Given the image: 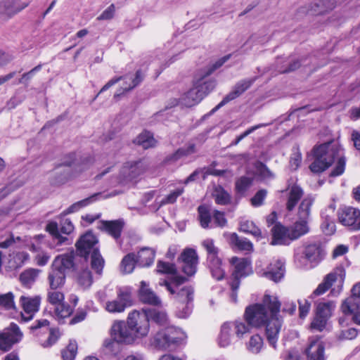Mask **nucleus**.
<instances>
[{"instance_id":"f257e3e1","label":"nucleus","mask_w":360,"mask_h":360,"mask_svg":"<svg viewBox=\"0 0 360 360\" xmlns=\"http://www.w3.org/2000/svg\"><path fill=\"white\" fill-rule=\"evenodd\" d=\"M281 304L275 296L265 295L262 304H255L246 308L245 321L252 327H259L265 323L266 335L270 345L276 348L281 320L278 316Z\"/></svg>"},{"instance_id":"f03ea898","label":"nucleus","mask_w":360,"mask_h":360,"mask_svg":"<svg viewBox=\"0 0 360 360\" xmlns=\"http://www.w3.org/2000/svg\"><path fill=\"white\" fill-rule=\"evenodd\" d=\"M340 151V146L333 141L314 146L313 149L314 160L309 167L311 171L315 173L322 172L337 159L338 163L331 172V176L341 175L345 170V160L341 156Z\"/></svg>"},{"instance_id":"7ed1b4c3","label":"nucleus","mask_w":360,"mask_h":360,"mask_svg":"<svg viewBox=\"0 0 360 360\" xmlns=\"http://www.w3.org/2000/svg\"><path fill=\"white\" fill-rule=\"evenodd\" d=\"M72 253L58 255L53 260L48 275V282L51 289L61 288L65 283L67 273L75 267Z\"/></svg>"},{"instance_id":"20e7f679","label":"nucleus","mask_w":360,"mask_h":360,"mask_svg":"<svg viewBox=\"0 0 360 360\" xmlns=\"http://www.w3.org/2000/svg\"><path fill=\"white\" fill-rule=\"evenodd\" d=\"M127 322L136 340L148 335L150 331V323L147 315L143 311V308L141 311L134 309L129 312Z\"/></svg>"},{"instance_id":"39448f33","label":"nucleus","mask_w":360,"mask_h":360,"mask_svg":"<svg viewBox=\"0 0 360 360\" xmlns=\"http://www.w3.org/2000/svg\"><path fill=\"white\" fill-rule=\"evenodd\" d=\"M50 321L46 319L36 320L30 327V333L34 336L49 332L46 340L41 343L43 347H49L56 343L60 337V330L57 328H50Z\"/></svg>"},{"instance_id":"423d86ee","label":"nucleus","mask_w":360,"mask_h":360,"mask_svg":"<svg viewBox=\"0 0 360 360\" xmlns=\"http://www.w3.org/2000/svg\"><path fill=\"white\" fill-rule=\"evenodd\" d=\"M179 342V330L174 327H167L158 331L153 337L152 345L158 349H169Z\"/></svg>"},{"instance_id":"0eeeda50","label":"nucleus","mask_w":360,"mask_h":360,"mask_svg":"<svg viewBox=\"0 0 360 360\" xmlns=\"http://www.w3.org/2000/svg\"><path fill=\"white\" fill-rule=\"evenodd\" d=\"M198 263L199 257L194 248H186L181 252V283L195 274Z\"/></svg>"},{"instance_id":"6e6552de","label":"nucleus","mask_w":360,"mask_h":360,"mask_svg":"<svg viewBox=\"0 0 360 360\" xmlns=\"http://www.w3.org/2000/svg\"><path fill=\"white\" fill-rule=\"evenodd\" d=\"M132 305L131 288L120 287L117 290V298L106 302L105 309L110 313H121Z\"/></svg>"},{"instance_id":"1a4fd4ad","label":"nucleus","mask_w":360,"mask_h":360,"mask_svg":"<svg viewBox=\"0 0 360 360\" xmlns=\"http://www.w3.org/2000/svg\"><path fill=\"white\" fill-rule=\"evenodd\" d=\"M22 337L23 334L19 326L15 323H11L0 333V350L9 351L15 344L21 341Z\"/></svg>"},{"instance_id":"9d476101","label":"nucleus","mask_w":360,"mask_h":360,"mask_svg":"<svg viewBox=\"0 0 360 360\" xmlns=\"http://www.w3.org/2000/svg\"><path fill=\"white\" fill-rule=\"evenodd\" d=\"M156 267L157 272L160 274L174 276L169 281L163 280L160 282V285H165L171 294H174V288H178L180 285V276L176 275L177 270L175 264L160 260L158 262Z\"/></svg>"},{"instance_id":"9b49d317","label":"nucleus","mask_w":360,"mask_h":360,"mask_svg":"<svg viewBox=\"0 0 360 360\" xmlns=\"http://www.w3.org/2000/svg\"><path fill=\"white\" fill-rule=\"evenodd\" d=\"M110 337L115 338L122 345H132L136 340L127 322L124 321H115L110 328Z\"/></svg>"},{"instance_id":"f8f14e48","label":"nucleus","mask_w":360,"mask_h":360,"mask_svg":"<svg viewBox=\"0 0 360 360\" xmlns=\"http://www.w3.org/2000/svg\"><path fill=\"white\" fill-rule=\"evenodd\" d=\"M339 222L352 231L360 230V210L354 207H345L338 212Z\"/></svg>"},{"instance_id":"ddd939ff","label":"nucleus","mask_w":360,"mask_h":360,"mask_svg":"<svg viewBox=\"0 0 360 360\" xmlns=\"http://www.w3.org/2000/svg\"><path fill=\"white\" fill-rule=\"evenodd\" d=\"M302 257L308 262L316 265L322 261L326 252L319 242L304 244L300 249Z\"/></svg>"},{"instance_id":"4468645a","label":"nucleus","mask_w":360,"mask_h":360,"mask_svg":"<svg viewBox=\"0 0 360 360\" xmlns=\"http://www.w3.org/2000/svg\"><path fill=\"white\" fill-rule=\"evenodd\" d=\"M231 263L234 265L233 272V281L231 286L233 290L238 289L240 285V278L248 275L251 271L250 262L247 258H238L233 257L231 259Z\"/></svg>"},{"instance_id":"2eb2a0df","label":"nucleus","mask_w":360,"mask_h":360,"mask_svg":"<svg viewBox=\"0 0 360 360\" xmlns=\"http://www.w3.org/2000/svg\"><path fill=\"white\" fill-rule=\"evenodd\" d=\"M139 300L144 304L153 307H161L162 300L160 297L150 288L149 284L145 281L140 282L137 291Z\"/></svg>"},{"instance_id":"dca6fc26","label":"nucleus","mask_w":360,"mask_h":360,"mask_svg":"<svg viewBox=\"0 0 360 360\" xmlns=\"http://www.w3.org/2000/svg\"><path fill=\"white\" fill-rule=\"evenodd\" d=\"M97 237L91 232L87 231L77 241L75 246L78 255L87 259L90 252L93 251L94 246L98 243Z\"/></svg>"},{"instance_id":"f3484780","label":"nucleus","mask_w":360,"mask_h":360,"mask_svg":"<svg viewBox=\"0 0 360 360\" xmlns=\"http://www.w3.org/2000/svg\"><path fill=\"white\" fill-rule=\"evenodd\" d=\"M124 227V222L122 219L115 220H101L98 229L115 240L120 238Z\"/></svg>"},{"instance_id":"a211bd4d","label":"nucleus","mask_w":360,"mask_h":360,"mask_svg":"<svg viewBox=\"0 0 360 360\" xmlns=\"http://www.w3.org/2000/svg\"><path fill=\"white\" fill-rule=\"evenodd\" d=\"M210 75H206L205 70H201L197 75L193 86L198 89L200 95L204 98L215 88L217 82L214 79L209 78Z\"/></svg>"},{"instance_id":"6ab92c4d","label":"nucleus","mask_w":360,"mask_h":360,"mask_svg":"<svg viewBox=\"0 0 360 360\" xmlns=\"http://www.w3.org/2000/svg\"><path fill=\"white\" fill-rule=\"evenodd\" d=\"M305 352L307 360H326L325 345L318 337L309 339Z\"/></svg>"},{"instance_id":"aec40b11","label":"nucleus","mask_w":360,"mask_h":360,"mask_svg":"<svg viewBox=\"0 0 360 360\" xmlns=\"http://www.w3.org/2000/svg\"><path fill=\"white\" fill-rule=\"evenodd\" d=\"M345 276L342 268H337L330 274L326 276L323 281L319 285L314 293L316 295H321L326 292L336 281L342 283Z\"/></svg>"},{"instance_id":"412c9836","label":"nucleus","mask_w":360,"mask_h":360,"mask_svg":"<svg viewBox=\"0 0 360 360\" xmlns=\"http://www.w3.org/2000/svg\"><path fill=\"white\" fill-rule=\"evenodd\" d=\"M20 302L24 311L28 314L27 316H25L23 314H21V320L23 322H27L32 319L34 314L39 311L40 297L37 296L34 297L21 296Z\"/></svg>"},{"instance_id":"4be33fe9","label":"nucleus","mask_w":360,"mask_h":360,"mask_svg":"<svg viewBox=\"0 0 360 360\" xmlns=\"http://www.w3.org/2000/svg\"><path fill=\"white\" fill-rule=\"evenodd\" d=\"M255 81V78L245 79L239 82L234 87L233 90L227 94L222 101L214 108L211 112L213 113L219 110L220 108L230 102L231 101L241 95L245 90H247L252 84Z\"/></svg>"},{"instance_id":"5701e85b","label":"nucleus","mask_w":360,"mask_h":360,"mask_svg":"<svg viewBox=\"0 0 360 360\" xmlns=\"http://www.w3.org/2000/svg\"><path fill=\"white\" fill-rule=\"evenodd\" d=\"M284 263L281 259L275 260L271 263L266 271L262 275L275 282L279 281L284 275Z\"/></svg>"},{"instance_id":"b1692460","label":"nucleus","mask_w":360,"mask_h":360,"mask_svg":"<svg viewBox=\"0 0 360 360\" xmlns=\"http://www.w3.org/2000/svg\"><path fill=\"white\" fill-rule=\"evenodd\" d=\"M271 231V245H285L288 243V240H291L289 228H286L281 224H275Z\"/></svg>"},{"instance_id":"393cba45","label":"nucleus","mask_w":360,"mask_h":360,"mask_svg":"<svg viewBox=\"0 0 360 360\" xmlns=\"http://www.w3.org/2000/svg\"><path fill=\"white\" fill-rule=\"evenodd\" d=\"M304 195V191L301 187L294 185L288 189L286 210L288 212L294 210L298 202Z\"/></svg>"},{"instance_id":"a878e982","label":"nucleus","mask_w":360,"mask_h":360,"mask_svg":"<svg viewBox=\"0 0 360 360\" xmlns=\"http://www.w3.org/2000/svg\"><path fill=\"white\" fill-rule=\"evenodd\" d=\"M54 316L56 320L59 324L65 323L67 319H70L74 312V309L72 306L64 302L54 307Z\"/></svg>"},{"instance_id":"bb28decb","label":"nucleus","mask_w":360,"mask_h":360,"mask_svg":"<svg viewBox=\"0 0 360 360\" xmlns=\"http://www.w3.org/2000/svg\"><path fill=\"white\" fill-rule=\"evenodd\" d=\"M132 142L135 145L141 146L144 150L153 148L157 143V141L155 139L153 133L148 130L143 131Z\"/></svg>"},{"instance_id":"cd10ccee","label":"nucleus","mask_w":360,"mask_h":360,"mask_svg":"<svg viewBox=\"0 0 360 360\" xmlns=\"http://www.w3.org/2000/svg\"><path fill=\"white\" fill-rule=\"evenodd\" d=\"M234 332L229 322L224 323L221 327L218 338V344L221 347H226L231 345L234 337Z\"/></svg>"},{"instance_id":"c85d7f7f","label":"nucleus","mask_w":360,"mask_h":360,"mask_svg":"<svg viewBox=\"0 0 360 360\" xmlns=\"http://www.w3.org/2000/svg\"><path fill=\"white\" fill-rule=\"evenodd\" d=\"M308 221L298 219L293 226L289 228L291 240H296L309 232Z\"/></svg>"},{"instance_id":"c756f323","label":"nucleus","mask_w":360,"mask_h":360,"mask_svg":"<svg viewBox=\"0 0 360 360\" xmlns=\"http://www.w3.org/2000/svg\"><path fill=\"white\" fill-rule=\"evenodd\" d=\"M203 98L200 95L198 89L193 86L181 98V105L186 108L194 106L199 103Z\"/></svg>"},{"instance_id":"7c9ffc66","label":"nucleus","mask_w":360,"mask_h":360,"mask_svg":"<svg viewBox=\"0 0 360 360\" xmlns=\"http://www.w3.org/2000/svg\"><path fill=\"white\" fill-rule=\"evenodd\" d=\"M138 264L142 267L151 265L155 259V252L149 248H141L136 255Z\"/></svg>"},{"instance_id":"2f4dec72","label":"nucleus","mask_w":360,"mask_h":360,"mask_svg":"<svg viewBox=\"0 0 360 360\" xmlns=\"http://www.w3.org/2000/svg\"><path fill=\"white\" fill-rule=\"evenodd\" d=\"M314 201V199L311 195H307L302 200L297 213L298 219L309 220Z\"/></svg>"},{"instance_id":"473e14b6","label":"nucleus","mask_w":360,"mask_h":360,"mask_svg":"<svg viewBox=\"0 0 360 360\" xmlns=\"http://www.w3.org/2000/svg\"><path fill=\"white\" fill-rule=\"evenodd\" d=\"M15 1L14 0H4L0 2V14L6 15L8 18L15 15V13L20 12L23 8H26L29 4H24L20 8H15L14 6Z\"/></svg>"},{"instance_id":"72a5a7b5","label":"nucleus","mask_w":360,"mask_h":360,"mask_svg":"<svg viewBox=\"0 0 360 360\" xmlns=\"http://www.w3.org/2000/svg\"><path fill=\"white\" fill-rule=\"evenodd\" d=\"M40 270L37 269L30 268L20 274V281L22 285L26 288H30L32 285L36 281Z\"/></svg>"},{"instance_id":"f704fd0d","label":"nucleus","mask_w":360,"mask_h":360,"mask_svg":"<svg viewBox=\"0 0 360 360\" xmlns=\"http://www.w3.org/2000/svg\"><path fill=\"white\" fill-rule=\"evenodd\" d=\"M143 311L148 316V321H152L155 323L162 326L167 323V316L165 311L155 309L143 308Z\"/></svg>"},{"instance_id":"c9c22d12","label":"nucleus","mask_w":360,"mask_h":360,"mask_svg":"<svg viewBox=\"0 0 360 360\" xmlns=\"http://www.w3.org/2000/svg\"><path fill=\"white\" fill-rule=\"evenodd\" d=\"M357 304H360V283L352 288V295L342 302V308L349 311L351 307H356Z\"/></svg>"},{"instance_id":"e433bc0d","label":"nucleus","mask_w":360,"mask_h":360,"mask_svg":"<svg viewBox=\"0 0 360 360\" xmlns=\"http://www.w3.org/2000/svg\"><path fill=\"white\" fill-rule=\"evenodd\" d=\"M105 264V260L98 248L93 250L91 254V267L98 274H101Z\"/></svg>"},{"instance_id":"4c0bfd02","label":"nucleus","mask_w":360,"mask_h":360,"mask_svg":"<svg viewBox=\"0 0 360 360\" xmlns=\"http://www.w3.org/2000/svg\"><path fill=\"white\" fill-rule=\"evenodd\" d=\"M229 323L231 325L236 337L239 339L243 338L245 335L250 333L251 328L252 327V325L249 324L245 320L236 321Z\"/></svg>"},{"instance_id":"58836bf2","label":"nucleus","mask_w":360,"mask_h":360,"mask_svg":"<svg viewBox=\"0 0 360 360\" xmlns=\"http://www.w3.org/2000/svg\"><path fill=\"white\" fill-rule=\"evenodd\" d=\"M124 167L129 170V175L132 178L139 176L146 169V167L142 162V159L127 162L124 163Z\"/></svg>"},{"instance_id":"ea45409f","label":"nucleus","mask_w":360,"mask_h":360,"mask_svg":"<svg viewBox=\"0 0 360 360\" xmlns=\"http://www.w3.org/2000/svg\"><path fill=\"white\" fill-rule=\"evenodd\" d=\"M230 242L240 250L250 252L253 250V245L249 240L245 238H240L235 233L231 235Z\"/></svg>"},{"instance_id":"a19ab883","label":"nucleus","mask_w":360,"mask_h":360,"mask_svg":"<svg viewBox=\"0 0 360 360\" xmlns=\"http://www.w3.org/2000/svg\"><path fill=\"white\" fill-rule=\"evenodd\" d=\"M277 71L279 73H288L295 71L301 65L300 60H295L290 62L283 61L282 59H278L276 62Z\"/></svg>"},{"instance_id":"79ce46f5","label":"nucleus","mask_w":360,"mask_h":360,"mask_svg":"<svg viewBox=\"0 0 360 360\" xmlns=\"http://www.w3.org/2000/svg\"><path fill=\"white\" fill-rule=\"evenodd\" d=\"M144 74L141 70H138L136 71L135 76L133 79H131V82L129 84H126L124 86L122 87L120 93L115 94L114 95V98L119 97L121 94H123L125 92L129 91L137 86L139 84L142 82L144 79Z\"/></svg>"},{"instance_id":"37998d69","label":"nucleus","mask_w":360,"mask_h":360,"mask_svg":"<svg viewBox=\"0 0 360 360\" xmlns=\"http://www.w3.org/2000/svg\"><path fill=\"white\" fill-rule=\"evenodd\" d=\"M240 231L250 233L257 239L264 238L260 229L255 224L249 220L241 221L240 223Z\"/></svg>"},{"instance_id":"c03bdc74","label":"nucleus","mask_w":360,"mask_h":360,"mask_svg":"<svg viewBox=\"0 0 360 360\" xmlns=\"http://www.w3.org/2000/svg\"><path fill=\"white\" fill-rule=\"evenodd\" d=\"M136 264L138 262L136 255L133 252L129 253L122 259L121 268L125 274H130L134 271Z\"/></svg>"},{"instance_id":"a18cd8bd","label":"nucleus","mask_w":360,"mask_h":360,"mask_svg":"<svg viewBox=\"0 0 360 360\" xmlns=\"http://www.w3.org/2000/svg\"><path fill=\"white\" fill-rule=\"evenodd\" d=\"M186 297V307L184 311H181V318L187 317L192 311L193 308V290L191 288H185L181 289V297Z\"/></svg>"},{"instance_id":"49530a36","label":"nucleus","mask_w":360,"mask_h":360,"mask_svg":"<svg viewBox=\"0 0 360 360\" xmlns=\"http://www.w3.org/2000/svg\"><path fill=\"white\" fill-rule=\"evenodd\" d=\"M335 308V303L334 302H320L317 304L316 313L328 320Z\"/></svg>"},{"instance_id":"de8ad7c7","label":"nucleus","mask_w":360,"mask_h":360,"mask_svg":"<svg viewBox=\"0 0 360 360\" xmlns=\"http://www.w3.org/2000/svg\"><path fill=\"white\" fill-rule=\"evenodd\" d=\"M77 343L75 340H70L68 345L61 350L63 360H75L77 354Z\"/></svg>"},{"instance_id":"09e8293b","label":"nucleus","mask_w":360,"mask_h":360,"mask_svg":"<svg viewBox=\"0 0 360 360\" xmlns=\"http://www.w3.org/2000/svg\"><path fill=\"white\" fill-rule=\"evenodd\" d=\"M210 267L213 278L221 280L224 276V271L221 267V262L219 257L210 259Z\"/></svg>"},{"instance_id":"8fccbe9b","label":"nucleus","mask_w":360,"mask_h":360,"mask_svg":"<svg viewBox=\"0 0 360 360\" xmlns=\"http://www.w3.org/2000/svg\"><path fill=\"white\" fill-rule=\"evenodd\" d=\"M46 300L50 304L55 307L65 302V295L58 289L50 288L47 292Z\"/></svg>"},{"instance_id":"3c124183","label":"nucleus","mask_w":360,"mask_h":360,"mask_svg":"<svg viewBox=\"0 0 360 360\" xmlns=\"http://www.w3.org/2000/svg\"><path fill=\"white\" fill-rule=\"evenodd\" d=\"M29 259V255L25 252H19L15 253L10 259V266L17 269L21 268L25 263Z\"/></svg>"},{"instance_id":"603ef678","label":"nucleus","mask_w":360,"mask_h":360,"mask_svg":"<svg viewBox=\"0 0 360 360\" xmlns=\"http://www.w3.org/2000/svg\"><path fill=\"white\" fill-rule=\"evenodd\" d=\"M263 347V340L259 335H252L247 344L248 351L254 354H258Z\"/></svg>"},{"instance_id":"864d4df0","label":"nucleus","mask_w":360,"mask_h":360,"mask_svg":"<svg viewBox=\"0 0 360 360\" xmlns=\"http://www.w3.org/2000/svg\"><path fill=\"white\" fill-rule=\"evenodd\" d=\"M198 213L201 226L204 229L207 228L211 221V214L209 207L205 205L199 206Z\"/></svg>"},{"instance_id":"5fc2aeb1","label":"nucleus","mask_w":360,"mask_h":360,"mask_svg":"<svg viewBox=\"0 0 360 360\" xmlns=\"http://www.w3.org/2000/svg\"><path fill=\"white\" fill-rule=\"evenodd\" d=\"M202 246L205 249L208 255L209 260L218 257V248L214 245V240L211 238H206L202 241Z\"/></svg>"},{"instance_id":"6e6d98bb","label":"nucleus","mask_w":360,"mask_h":360,"mask_svg":"<svg viewBox=\"0 0 360 360\" xmlns=\"http://www.w3.org/2000/svg\"><path fill=\"white\" fill-rule=\"evenodd\" d=\"M0 306L6 310L15 308L14 295L11 292L0 295Z\"/></svg>"},{"instance_id":"4d7b16f0","label":"nucleus","mask_w":360,"mask_h":360,"mask_svg":"<svg viewBox=\"0 0 360 360\" xmlns=\"http://www.w3.org/2000/svg\"><path fill=\"white\" fill-rule=\"evenodd\" d=\"M120 342H117L115 338H111L105 340L103 347L105 349L112 355H117L120 352Z\"/></svg>"},{"instance_id":"13d9d810","label":"nucleus","mask_w":360,"mask_h":360,"mask_svg":"<svg viewBox=\"0 0 360 360\" xmlns=\"http://www.w3.org/2000/svg\"><path fill=\"white\" fill-rule=\"evenodd\" d=\"M69 319V325L73 326L84 321L87 316V311L82 308H78L75 314Z\"/></svg>"},{"instance_id":"bf43d9fd","label":"nucleus","mask_w":360,"mask_h":360,"mask_svg":"<svg viewBox=\"0 0 360 360\" xmlns=\"http://www.w3.org/2000/svg\"><path fill=\"white\" fill-rule=\"evenodd\" d=\"M252 179L247 176H242L236 183V188L240 193H243L251 186Z\"/></svg>"},{"instance_id":"052dcab7","label":"nucleus","mask_w":360,"mask_h":360,"mask_svg":"<svg viewBox=\"0 0 360 360\" xmlns=\"http://www.w3.org/2000/svg\"><path fill=\"white\" fill-rule=\"evenodd\" d=\"M79 284L84 288H89L93 283L91 272L90 271H83L78 276Z\"/></svg>"},{"instance_id":"680f3d73","label":"nucleus","mask_w":360,"mask_h":360,"mask_svg":"<svg viewBox=\"0 0 360 360\" xmlns=\"http://www.w3.org/2000/svg\"><path fill=\"white\" fill-rule=\"evenodd\" d=\"M46 231L49 232L53 238L58 239L62 243L65 238L63 237L58 230V224L56 221H50L46 226Z\"/></svg>"},{"instance_id":"e2e57ef3","label":"nucleus","mask_w":360,"mask_h":360,"mask_svg":"<svg viewBox=\"0 0 360 360\" xmlns=\"http://www.w3.org/2000/svg\"><path fill=\"white\" fill-rule=\"evenodd\" d=\"M215 201L219 205H226L230 202V195L223 188H217L214 193Z\"/></svg>"},{"instance_id":"0e129e2a","label":"nucleus","mask_w":360,"mask_h":360,"mask_svg":"<svg viewBox=\"0 0 360 360\" xmlns=\"http://www.w3.org/2000/svg\"><path fill=\"white\" fill-rule=\"evenodd\" d=\"M230 57L231 55L224 56L222 58L218 59L211 66L207 67L206 68L203 69V70L205 71L206 75H212L217 69L222 66L230 58Z\"/></svg>"},{"instance_id":"69168bd1","label":"nucleus","mask_w":360,"mask_h":360,"mask_svg":"<svg viewBox=\"0 0 360 360\" xmlns=\"http://www.w3.org/2000/svg\"><path fill=\"white\" fill-rule=\"evenodd\" d=\"M328 319L317 314L316 313V316L313 320V321L311 323V327L313 329H316L319 331H322L326 324H327Z\"/></svg>"},{"instance_id":"338daca9","label":"nucleus","mask_w":360,"mask_h":360,"mask_svg":"<svg viewBox=\"0 0 360 360\" xmlns=\"http://www.w3.org/2000/svg\"><path fill=\"white\" fill-rule=\"evenodd\" d=\"M349 311H345L342 308V304L341 305V310L342 313L345 315H352V321L360 325V304H357L356 307H351Z\"/></svg>"},{"instance_id":"774afa93","label":"nucleus","mask_w":360,"mask_h":360,"mask_svg":"<svg viewBox=\"0 0 360 360\" xmlns=\"http://www.w3.org/2000/svg\"><path fill=\"white\" fill-rule=\"evenodd\" d=\"M267 191L265 189L258 191L256 194L251 198V204L254 207H259L263 204L266 196Z\"/></svg>"}]
</instances>
